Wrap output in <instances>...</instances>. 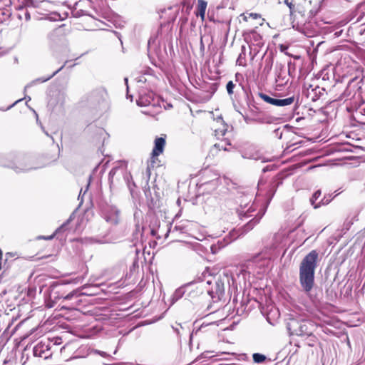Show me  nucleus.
I'll return each mask as SVG.
<instances>
[{"label":"nucleus","mask_w":365,"mask_h":365,"mask_svg":"<svg viewBox=\"0 0 365 365\" xmlns=\"http://www.w3.org/2000/svg\"><path fill=\"white\" fill-rule=\"evenodd\" d=\"M119 210L115 206L108 205L102 211L103 217L106 222L116 225L119 221Z\"/></svg>","instance_id":"12"},{"label":"nucleus","mask_w":365,"mask_h":365,"mask_svg":"<svg viewBox=\"0 0 365 365\" xmlns=\"http://www.w3.org/2000/svg\"><path fill=\"white\" fill-rule=\"evenodd\" d=\"M288 80L285 66L279 64L277 66L276 82L279 86H284L288 82Z\"/></svg>","instance_id":"15"},{"label":"nucleus","mask_w":365,"mask_h":365,"mask_svg":"<svg viewBox=\"0 0 365 365\" xmlns=\"http://www.w3.org/2000/svg\"><path fill=\"white\" fill-rule=\"evenodd\" d=\"M264 214V211L261 214H257L254 218H252L251 220H250L244 227H243V232H247L250 230H252L253 227L259 223L260 219Z\"/></svg>","instance_id":"22"},{"label":"nucleus","mask_w":365,"mask_h":365,"mask_svg":"<svg viewBox=\"0 0 365 365\" xmlns=\"http://www.w3.org/2000/svg\"><path fill=\"white\" fill-rule=\"evenodd\" d=\"M319 261V253L312 250L302 260L299 269V280L302 290L309 294L314 286L315 269Z\"/></svg>","instance_id":"1"},{"label":"nucleus","mask_w":365,"mask_h":365,"mask_svg":"<svg viewBox=\"0 0 365 365\" xmlns=\"http://www.w3.org/2000/svg\"><path fill=\"white\" fill-rule=\"evenodd\" d=\"M317 89H319V88H316L314 89H312V91H317Z\"/></svg>","instance_id":"57"},{"label":"nucleus","mask_w":365,"mask_h":365,"mask_svg":"<svg viewBox=\"0 0 365 365\" xmlns=\"http://www.w3.org/2000/svg\"><path fill=\"white\" fill-rule=\"evenodd\" d=\"M253 36L255 41H258L259 39H261L260 35L256 32H253Z\"/></svg>","instance_id":"42"},{"label":"nucleus","mask_w":365,"mask_h":365,"mask_svg":"<svg viewBox=\"0 0 365 365\" xmlns=\"http://www.w3.org/2000/svg\"><path fill=\"white\" fill-rule=\"evenodd\" d=\"M204 282L205 285H207L206 288L207 292L212 299V302L207 305L206 309L208 313L205 315L207 316L215 313L221 307V305H218L217 304L222 300L225 295V283L230 284L229 276L227 274H223V275H220L218 277H213Z\"/></svg>","instance_id":"2"},{"label":"nucleus","mask_w":365,"mask_h":365,"mask_svg":"<svg viewBox=\"0 0 365 365\" xmlns=\"http://www.w3.org/2000/svg\"><path fill=\"white\" fill-rule=\"evenodd\" d=\"M231 145V143L229 140L225 141H221L218 143H215L214 145V147L217 148L218 150H223L225 151H229L230 149L227 148V146Z\"/></svg>","instance_id":"28"},{"label":"nucleus","mask_w":365,"mask_h":365,"mask_svg":"<svg viewBox=\"0 0 365 365\" xmlns=\"http://www.w3.org/2000/svg\"><path fill=\"white\" fill-rule=\"evenodd\" d=\"M242 51L245 50V46H242Z\"/></svg>","instance_id":"56"},{"label":"nucleus","mask_w":365,"mask_h":365,"mask_svg":"<svg viewBox=\"0 0 365 365\" xmlns=\"http://www.w3.org/2000/svg\"><path fill=\"white\" fill-rule=\"evenodd\" d=\"M168 107H172V106L170 104H168Z\"/></svg>","instance_id":"60"},{"label":"nucleus","mask_w":365,"mask_h":365,"mask_svg":"<svg viewBox=\"0 0 365 365\" xmlns=\"http://www.w3.org/2000/svg\"><path fill=\"white\" fill-rule=\"evenodd\" d=\"M282 242V235L278 233L267 238L264 242V245L262 252L254 255L249 262L256 264L259 267L267 266Z\"/></svg>","instance_id":"3"},{"label":"nucleus","mask_w":365,"mask_h":365,"mask_svg":"<svg viewBox=\"0 0 365 365\" xmlns=\"http://www.w3.org/2000/svg\"><path fill=\"white\" fill-rule=\"evenodd\" d=\"M92 96L95 97H100V99H104L105 97L107 96V93L105 89L99 88L94 91L92 93Z\"/></svg>","instance_id":"31"},{"label":"nucleus","mask_w":365,"mask_h":365,"mask_svg":"<svg viewBox=\"0 0 365 365\" xmlns=\"http://www.w3.org/2000/svg\"><path fill=\"white\" fill-rule=\"evenodd\" d=\"M77 5H78V2H76L75 6H77ZM72 14L74 17H76V18L87 15V14L86 13L85 11H83L82 9H77L76 7H75L74 10L72 11Z\"/></svg>","instance_id":"33"},{"label":"nucleus","mask_w":365,"mask_h":365,"mask_svg":"<svg viewBox=\"0 0 365 365\" xmlns=\"http://www.w3.org/2000/svg\"><path fill=\"white\" fill-rule=\"evenodd\" d=\"M108 180L110 187L115 186L121 180L124 181L131 192H133L132 185L133 187L135 186V183L132 181L131 175L123 167L112 168L108 174Z\"/></svg>","instance_id":"7"},{"label":"nucleus","mask_w":365,"mask_h":365,"mask_svg":"<svg viewBox=\"0 0 365 365\" xmlns=\"http://www.w3.org/2000/svg\"><path fill=\"white\" fill-rule=\"evenodd\" d=\"M165 145V138L163 137L156 138L155 140L154 148L152 151V158H154L155 157L159 156L161 153H163L164 150V148Z\"/></svg>","instance_id":"17"},{"label":"nucleus","mask_w":365,"mask_h":365,"mask_svg":"<svg viewBox=\"0 0 365 365\" xmlns=\"http://www.w3.org/2000/svg\"><path fill=\"white\" fill-rule=\"evenodd\" d=\"M154 93L153 92H141L140 93L139 98L137 100V104L139 106H155Z\"/></svg>","instance_id":"14"},{"label":"nucleus","mask_w":365,"mask_h":365,"mask_svg":"<svg viewBox=\"0 0 365 365\" xmlns=\"http://www.w3.org/2000/svg\"><path fill=\"white\" fill-rule=\"evenodd\" d=\"M361 85V80H359L356 78L351 79L348 83L344 91L337 100L344 101H349L351 106H360L363 103Z\"/></svg>","instance_id":"5"},{"label":"nucleus","mask_w":365,"mask_h":365,"mask_svg":"<svg viewBox=\"0 0 365 365\" xmlns=\"http://www.w3.org/2000/svg\"><path fill=\"white\" fill-rule=\"evenodd\" d=\"M96 241L97 242H99V243H105V242H107V241H106V240H96Z\"/></svg>","instance_id":"49"},{"label":"nucleus","mask_w":365,"mask_h":365,"mask_svg":"<svg viewBox=\"0 0 365 365\" xmlns=\"http://www.w3.org/2000/svg\"><path fill=\"white\" fill-rule=\"evenodd\" d=\"M297 13L305 20L312 19L319 11V5L317 0H297Z\"/></svg>","instance_id":"8"},{"label":"nucleus","mask_w":365,"mask_h":365,"mask_svg":"<svg viewBox=\"0 0 365 365\" xmlns=\"http://www.w3.org/2000/svg\"><path fill=\"white\" fill-rule=\"evenodd\" d=\"M317 98H317V96H314V97H312V100L313 101H316L317 100Z\"/></svg>","instance_id":"50"},{"label":"nucleus","mask_w":365,"mask_h":365,"mask_svg":"<svg viewBox=\"0 0 365 365\" xmlns=\"http://www.w3.org/2000/svg\"><path fill=\"white\" fill-rule=\"evenodd\" d=\"M68 63V61H66L64 64L60 67L58 70H56L55 72H53L51 76L46 77V78H36L35 79L34 81H33L29 85L26 86L25 88H26L27 87L29 86H31L36 83H44V82H46L48 81V80H50L51 78H52L54 76H56L58 72H60L66 66V64Z\"/></svg>","instance_id":"24"},{"label":"nucleus","mask_w":365,"mask_h":365,"mask_svg":"<svg viewBox=\"0 0 365 365\" xmlns=\"http://www.w3.org/2000/svg\"><path fill=\"white\" fill-rule=\"evenodd\" d=\"M314 327V324L310 321L296 319H292L287 324L290 334L299 336H311Z\"/></svg>","instance_id":"6"},{"label":"nucleus","mask_w":365,"mask_h":365,"mask_svg":"<svg viewBox=\"0 0 365 365\" xmlns=\"http://www.w3.org/2000/svg\"><path fill=\"white\" fill-rule=\"evenodd\" d=\"M65 93L61 91H57L53 93V96L49 99L48 105L52 107H54L57 105L62 106L65 102Z\"/></svg>","instance_id":"16"},{"label":"nucleus","mask_w":365,"mask_h":365,"mask_svg":"<svg viewBox=\"0 0 365 365\" xmlns=\"http://www.w3.org/2000/svg\"><path fill=\"white\" fill-rule=\"evenodd\" d=\"M97 353L103 357L108 356V354H107V353L102 351H97Z\"/></svg>","instance_id":"44"},{"label":"nucleus","mask_w":365,"mask_h":365,"mask_svg":"<svg viewBox=\"0 0 365 365\" xmlns=\"http://www.w3.org/2000/svg\"><path fill=\"white\" fill-rule=\"evenodd\" d=\"M252 195L250 194H242L240 193L239 195L236 197V202L239 204V207L236 209V212L238 215V217L240 219H245L250 216V213L255 210L253 208V205H250V203L252 201Z\"/></svg>","instance_id":"10"},{"label":"nucleus","mask_w":365,"mask_h":365,"mask_svg":"<svg viewBox=\"0 0 365 365\" xmlns=\"http://www.w3.org/2000/svg\"><path fill=\"white\" fill-rule=\"evenodd\" d=\"M5 16L6 17H9L10 16L9 11L6 10V11H4V10L0 9V21H3L5 20Z\"/></svg>","instance_id":"37"},{"label":"nucleus","mask_w":365,"mask_h":365,"mask_svg":"<svg viewBox=\"0 0 365 365\" xmlns=\"http://www.w3.org/2000/svg\"><path fill=\"white\" fill-rule=\"evenodd\" d=\"M26 19H30V16L29 14H26Z\"/></svg>","instance_id":"52"},{"label":"nucleus","mask_w":365,"mask_h":365,"mask_svg":"<svg viewBox=\"0 0 365 365\" xmlns=\"http://www.w3.org/2000/svg\"><path fill=\"white\" fill-rule=\"evenodd\" d=\"M272 60H269V63H267L264 68V71H267V72H269L271 69H272Z\"/></svg>","instance_id":"40"},{"label":"nucleus","mask_w":365,"mask_h":365,"mask_svg":"<svg viewBox=\"0 0 365 365\" xmlns=\"http://www.w3.org/2000/svg\"><path fill=\"white\" fill-rule=\"evenodd\" d=\"M33 161V158L27 155L14 156L9 155L0 156V165L11 168L16 173L28 172L40 168L34 165Z\"/></svg>","instance_id":"4"},{"label":"nucleus","mask_w":365,"mask_h":365,"mask_svg":"<svg viewBox=\"0 0 365 365\" xmlns=\"http://www.w3.org/2000/svg\"><path fill=\"white\" fill-rule=\"evenodd\" d=\"M21 101H22V99H19V100L16 101L13 104H11L9 106H8L6 108H5V109L2 108V109H0V110H4V111L8 110L11 109L13 106H14L16 103H18L19 102H20Z\"/></svg>","instance_id":"41"},{"label":"nucleus","mask_w":365,"mask_h":365,"mask_svg":"<svg viewBox=\"0 0 365 365\" xmlns=\"http://www.w3.org/2000/svg\"><path fill=\"white\" fill-rule=\"evenodd\" d=\"M175 230L179 231L181 233H186L188 232L187 225L182 223L175 226Z\"/></svg>","instance_id":"34"},{"label":"nucleus","mask_w":365,"mask_h":365,"mask_svg":"<svg viewBox=\"0 0 365 365\" xmlns=\"http://www.w3.org/2000/svg\"><path fill=\"white\" fill-rule=\"evenodd\" d=\"M361 114L365 116V108L362 110Z\"/></svg>","instance_id":"53"},{"label":"nucleus","mask_w":365,"mask_h":365,"mask_svg":"<svg viewBox=\"0 0 365 365\" xmlns=\"http://www.w3.org/2000/svg\"><path fill=\"white\" fill-rule=\"evenodd\" d=\"M50 344L45 342L38 343L33 349V353L34 356L41 357L44 359H47L52 356V352L49 346Z\"/></svg>","instance_id":"13"},{"label":"nucleus","mask_w":365,"mask_h":365,"mask_svg":"<svg viewBox=\"0 0 365 365\" xmlns=\"http://www.w3.org/2000/svg\"><path fill=\"white\" fill-rule=\"evenodd\" d=\"M124 81H125V85H126V90H127V98H130V101H132V100H133V96L129 95V93H128V88H128V78H124Z\"/></svg>","instance_id":"39"},{"label":"nucleus","mask_w":365,"mask_h":365,"mask_svg":"<svg viewBox=\"0 0 365 365\" xmlns=\"http://www.w3.org/2000/svg\"><path fill=\"white\" fill-rule=\"evenodd\" d=\"M279 183L280 182H278L277 180H272L270 182V184L269 185V189L267 191V199H268V202H270V200H272V198L274 195V194L276 192V190H277Z\"/></svg>","instance_id":"25"},{"label":"nucleus","mask_w":365,"mask_h":365,"mask_svg":"<svg viewBox=\"0 0 365 365\" xmlns=\"http://www.w3.org/2000/svg\"><path fill=\"white\" fill-rule=\"evenodd\" d=\"M205 46H204V43H203V41H202V38L201 37L200 38V49H204Z\"/></svg>","instance_id":"45"},{"label":"nucleus","mask_w":365,"mask_h":365,"mask_svg":"<svg viewBox=\"0 0 365 365\" xmlns=\"http://www.w3.org/2000/svg\"><path fill=\"white\" fill-rule=\"evenodd\" d=\"M250 16L255 19L260 18V15L256 13L250 14Z\"/></svg>","instance_id":"43"},{"label":"nucleus","mask_w":365,"mask_h":365,"mask_svg":"<svg viewBox=\"0 0 365 365\" xmlns=\"http://www.w3.org/2000/svg\"><path fill=\"white\" fill-rule=\"evenodd\" d=\"M242 116L243 117V119L245 122L247 124L251 123H270L271 120H269V118H252V116L250 117L247 115H243L242 113H240Z\"/></svg>","instance_id":"23"},{"label":"nucleus","mask_w":365,"mask_h":365,"mask_svg":"<svg viewBox=\"0 0 365 365\" xmlns=\"http://www.w3.org/2000/svg\"><path fill=\"white\" fill-rule=\"evenodd\" d=\"M235 87V84L232 81H228V83L226 85V89L227 91V93L230 96L233 94V90H234Z\"/></svg>","instance_id":"36"},{"label":"nucleus","mask_w":365,"mask_h":365,"mask_svg":"<svg viewBox=\"0 0 365 365\" xmlns=\"http://www.w3.org/2000/svg\"><path fill=\"white\" fill-rule=\"evenodd\" d=\"M284 3L289 7L291 16L297 13V0H284Z\"/></svg>","instance_id":"27"},{"label":"nucleus","mask_w":365,"mask_h":365,"mask_svg":"<svg viewBox=\"0 0 365 365\" xmlns=\"http://www.w3.org/2000/svg\"><path fill=\"white\" fill-rule=\"evenodd\" d=\"M194 286H195V284H193V283H187L185 285H184L183 287H179L178 289H177L173 294L172 299H173V302L181 299L184 296L185 293L186 292H187V289H190Z\"/></svg>","instance_id":"19"},{"label":"nucleus","mask_w":365,"mask_h":365,"mask_svg":"<svg viewBox=\"0 0 365 365\" xmlns=\"http://www.w3.org/2000/svg\"><path fill=\"white\" fill-rule=\"evenodd\" d=\"M165 11H166V9H164L162 11V13L165 12Z\"/></svg>","instance_id":"59"},{"label":"nucleus","mask_w":365,"mask_h":365,"mask_svg":"<svg viewBox=\"0 0 365 365\" xmlns=\"http://www.w3.org/2000/svg\"><path fill=\"white\" fill-rule=\"evenodd\" d=\"M207 5V1L204 0H197V9L196 14L197 15L200 16L202 19L205 18Z\"/></svg>","instance_id":"26"},{"label":"nucleus","mask_w":365,"mask_h":365,"mask_svg":"<svg viewBox=\"0 0 365 365\" xmlns=\"http://www.w3.org/2000/svg\"><path fill=\"white\" fill-rule=\"evenodd\" d=\"M25 99H27V101H31V97L30 96L25 97Z\"/></svg>","instance_id":"55"},{"label":"nucleus","mask_w":365,"mask_h":365,"mask_svg":"<svg viewBox=\"0 0 365 365\" xmlns=\"http://www.w3.org/2000/svg\"><path fill=\"white\" fill-rule=\"evenodd\" d=\"M88 186H89V185H87L86 189V190L84 191L83 194H82V189L80 190V193H79V195H78V200H81V201H80L79 206H80V205H81V204L83 203V195L86 193V192L87 191Z\"/></svg>","instance_id":"38"},{"label":"nucleus","mask_w":365,"mask_h":365,"mask_svg":"<svg viewBox=\"0 0 365 365\" xmlns=\"http://www.w3.org/2000/svg\"><path fill=\"white\" fill-rule=\"evenodd\" d=\"M55 37V34L54 33H52L50 34L49 36V38L51 39V40H53V38Z\"/></svg>","instance_id":"48"},{"label":"nucleus","mask_w":365,"mask_h":365,"mask_svg":"<svg viewBox=\"0 0 365 365\" xmlns=\"http://www.w3.org/2000/svg\"><path fill=\"white\" fill-rule=\"evenodd\" d=\"M346 343H347L348 346L349 348H351V343H350V341H349V339L348 336L346 337Z\"/></svg>","instance_id":"47"},{"label":"nucleus","mask_w":365,"mask_h":365,"mask_svg":"<svg viewBox=\"0 0 365 365\" xmlns=\"http://www.w3.org/2000/svg\"><path fill=\"white\" fill-rule=\"evenodd\" d=\"M242 56V53L240 54V56L238 58H240V57ZM239 61V59H237V61Z\"/></svg>","instance_id":"58"},{"label":"nucleus","mask_w":365,"mask_h":365,"mask_svg":"<svg viewBox=\"0 0 365 365\" xmlns=\"http://www.w3.org/2000/svg\"><path fill=\"white\" fill-rule=\"evenodd\" d=\"M257 95L261 99H262L266 103L279 107H284L291 105L294 103L295 100L294 96H291L284 99H277L272 98L271 96L262 92H259Z\"/></svg>","instance_id":"11"},{"label":"nucleus","mask_w":365,"mask_h":365,"mask_svg":"<svg viewBox=\"0 0 365 365\" xmlns=\"http://www.w3.org/2000/svg\"><path fill=\"white\" fill-rule=\"evenodd\" d=\"M252 359L255 363L259 364L266 360V356L264 354L259 353H255L252 355Z\"/></svg>","instance_id":"32"},{"label":"nucleus","mask_w":365,"mask_h":365,"mask_svg":"<svg viewBox=\"0 0 365 365\" xmlns=\"http://www.w3.org/2000/svg\"><path fill=\"white\" fill-rule=\"evenodd\" d=\"M192 283L195 284V286L190 289H187V296L190 298H194L197 295L202 294L203 288L205 287V282L203 281H201L199 283L194 282H192Z\"/></svg>","instance_id":"18"},{"label":"nucleus","mask_w":365,"mask_h":365,"mask_svg":"<svg viewBox=\"0 0 365 365\" xmlns=\"http://www.w3.org/2000/svg\"><path fill=\"white\" fill-rule=\"evenodd\" d=\"M250 108V112L252 118H261L259 116V108L255 106L254 104L247 103Z\"/></svg>","instance_id":"29"},{"label":"nucleus","mask_w":365,"mask_h":365,"mask_svg":"<svg viewBox=\"0 0 365 365\" xmlns=\"http://www.w3.org/2000/svg\"><path fill=\"white\" fill-rule=\"evenodd\" d=\"M86 285H83L80 288V289H77L73 290L66 295L62 294L59 297V299H62L61 303L68 302V305H62L61 309H78L82 303L81 297L84 295V293L81 292V290L86 289Z\"/></svg>","instance_id":"9"},{"label":"nucleus","mask_w":365,"mask_h":365,"mask_svg":"<svg viewBox=\"0 0 365 365\" xmlns=\"http://www.w3.org/2000/svg\"><path fill=\"white\" fill-rule=\"evenodd\" d=\"M290 66H291V63H289V64H288V66H289L288 73H290Z\"/></svg>","instance_id":"51"},{"label":"nucleus","mask_w":365,"mask_h":365,"mask_svg":"<svg viewBox=\"0 0 365 365\" xmlns=\"http://www.w3.org/2000/svg\"><path fill=\"white\" fill-rule=\"evenodd\" d=\"M267 319L269 324H273V323L270 321L269 317L267 318Z\"/></svg>","instance_id":"54"},{"label":"nucleus","mask_w":365,"mask_h":365,"mask_svg":"<svg viewBox=\"0 0 365 365\" xmlns=\"http://www.w3.org/2000/svg\"><path fill=\"white\" fill-rule=\"evenodd\" d=\"M214 325H216L215 322H208V323H205L203 322L200 326V327L196 329L195 331V334H197L198 332L200 331H205V329L207 327H209V326H214Z\"/></svg>","instance_id":"35"},{"label":"nucleus","mask_w":365,"mask_h":365,"mask_svg":"<svg viewBox=\"0 0 365 365\" xmlns=\"http://www.w3.org/2000/svg\"><path fill=\"white\" fill-rule=\"evenodd\" d=\"M321 190H318L316 192H314V193L312 195V197L310 198L311 205L315 209L319 207L321 205H327L330 202L329 199H326V197H324L321 200V202L319 204H316L315 202L321 196Z\"/></svg>","instance_id":"21"},{"label":"nucleus","mask_w":365,"mask_h":365,"mask_svg":"<svg viewBox=\"0 0 365 365\" xmlns=\"http://www.w3.org/2000/svg\"><path fill=\"white\" fill-rule=\"evenodd\" d=\"M139 82H145L146 81V79L144 76H140V79L138 80Z\"/></svg>","instance_id":"46"},{"label":"nucleus","mask_w":365,"mask_h":365,"mask_svg":"<svg viewBox=\"0 0 365 365\" xmlns=\"http://www.w3.org/2000/svg\"><path fill=\"white\" fill-rule=\"evenodd\" d=\"M71 220H72L71 217H70V218H68L64 223H63L58 228H57L56 230V231L54 232V233L53 235H49L48 237H41L40 238H43L47 240H51L56 235H57L58 237H59L61 233H63L68 230V225Z\"/></svg>","instance_id":"20"},{"label":"nucleus","mask_w":365,"mask_h":365,"mask_svg":"<svg viewBox=\"0 0 365 365\" xmlns=\"http://www.w3.org/2000/svg\"><path fill=\"white\" fill-rule=\"evenodd\" d=\"M43 3L44 1H36L34 0H25L26 6L28 7L38 8L40 7Z\"/></svg>","instance_id":"30"}]
</instances>
